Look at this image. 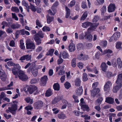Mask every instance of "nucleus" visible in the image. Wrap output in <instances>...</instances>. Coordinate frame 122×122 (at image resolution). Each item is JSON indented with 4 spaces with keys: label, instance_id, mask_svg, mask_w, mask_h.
I'll use <instances>...</instances> for the list:
<instances>
[{
    "label": "nucleus",
    "instance_id": "1",
    "mask_svg": "<svg viewBox=\"0 0 122 122\" xmlns=\"http://www.w3.org/2000/svg\"><path fill=\"white\" fill-rule=\"evenodd\" d=\"M44 37V34L41 31H39L34 36V39L37 45L38 46L41 44L42 41L41 39L43 38Z\"/></svg>",
    "mask_w": 122,
    "mask_h": 122
},
{
    "label": "nucleus",
    "instance_id": "2",
    "mask_svg": "<svg viewBox=\"0 0 122 122\" xmlns=\"http://www.w3.org/2000/svg\"><path fill=\"white\" fill-rule=\"evenodd\" d=\"M19 76V79L23 81H26L28 79L27 76L25 75L23 71L20 70L18 72Z\"/></svg>",
    "mask_w": 122,
    "mask_h": 122
},
{
    "label": "nucleus",
    "instance_id": "3",
    "mask_svg": "<svg viewBox=\"0 0 122 122\" xmlns=\"http://www.w3.org/2000/svg\"><path fill=\"white\" fill-rule=\"evenodd\" d=\"M120 35L121 33L119 32H117L115 33L109 39V41L111 42L113 41H116L120 37Z\"/></svg>",
    "mask_w": 122,
    "mask_h": 122
},
{
    "label": "nucleus",
    "instance_id": "4",
    "mask_svg": "<svg viewBox=\"0 0 122 122\" xmlns=\"http://www.w3.org/2000/svg\"><path fill=\"white\" fill-rule=\"evenodd\" d=\"M43 106V102L40 100H38L35 102L34 104V107L37 109H40Z\"/></svg>",
    "mask_w": 122,
    "mask_h": 122
},
{
    "label": "nucleus",
    "instance_id": "5",
    "mask_svg": "<svg viewBox=\"0 0 122 122\" xmlns=\"http://www.w3.org/2000/svg\"><path fill=\"white\" fill-rule=\"evenodd\" d=\"M26 49H30L32 50H34L35 48V45L33 42H27L26 43Z\"/></svg>",
    "mask_w": 122,
    "mask_h": 122
},
{
    "label": "nucleus",
    "instance_id": "6",
    "mask_svg": "<svg viewBox=\"0 0 122 122\" xmlns=\"http://www.w3.org/2000/svg\"><path fill=\"white\" fill-rule=\"evenodd\" d=\"M100 91V89L98 88H95L91 90V96L93 97H94L97 94L98 96H100L101 95L99 93L98 94Z\"/></svg>",
    "mask_w": 122,
    "mask_h": 122
},
{
    "label": "nucleus",
    "instance_id": "7",
    "mask_svg": "<svg viewBox=\"0 0 122 122\" xmlns=\"http://www.w3.org/2000/svg\"><path fill=\"white\" fill-rule=\"evenodd\" d=\"M112 83L110 81H108L105 83L104 88L105 91L108 92L110 89V86L112 85Z\"/></svg>",
    "mask_w": 122,
    "mask_h": 122
},
{
    "label": "nucleus",
    "instance_id": "8",
    "mask_svg": "<svg viewBox=\"0 0 122 122\" xmlns=\"http://www.w3.org/2000/svg\"><path fill=\"white\" fill-rule=\"evenodd\" d=\"M17 105L16 104L13 103L12 104L10 107H9L10 110L14 114L13 115H14L16 113V111L17 109Z\"/></svg>",
    "mask_w": 122,
    "mask_h": 122
},
{
    "label": "nucleus",
    "instance_id": "9",
    "mask_svg": "<svg viewBox=\"0 0 122 122\" xmlns=\"http://www.w3.org/2000/svg\"><path fill=\"white\" fill-rule=\"evenodd\" d=\"M85 36H86L85 39L90 41H91L92 39L93 36L90 32L87 31L85 32Z\"/></svg>",
    "mask_w": 122,
    "mask_h": 122
},
{
    "label": "nucleus",
    "instance_id": "10",
    "mask_svg": "<svg viewBox=\"0 0 122 122\" xmlns=\"http://www.w3.org/2000/svg\"><path fill=\"white\" fill-rule=\"evenodd\" d=\"M48 79L47 76L45 75L42 77L41 79V86H44L46 84L47 81Z\"/></svg>",
    "mask_w": 122,
    "mask_h": 122
},
{
    "label": "nucleus",
    "instance_id": "11",
    "mask_svg": "<svg viewBox=\"0 0 122 122\" xmlns=\"http://www.w3.org/2000/svg\"><path fill=\"white\" fill-rule=\"evenodd\" d=\"M37 89V88L36 86L32 85H30L28 86V92L30 94H31L36 90Z\"/></svg>",
    "mask_w": 122,
    "mask_h": 122
},
{
    "label": "nucleus",
    "instance_id": "12",
    "mask_svg": "<svg viewBox=\"0 0 122 122\" xmlns=\"http://www.w3.org/2000/svg\"><path fill=\"white\" fill-rule=\"evenodd\" d=\"M116 7L114 4H110L108 8V11L109 12H114L115 10Z\"/></svg>",
    "mask_w": 122,
    "mask_h": 122
},
{
    "label": "nucleus",
    "instance_id": "13",
    "mask_svg": "<svg viewBox=\"0 0 122 122\" xmlns=\"http://www.w3.org/2000/svg\"><path fill=\"white\" fill-rule=\"evenodd\" d=\"M19 64H17L15 66V67H14L12 69V72L14 75L18 74L19 71V69L18 68L19 67Z\"/></svg>",
    "mask_w": 122,
    "mask_h": 122
},
{
    "label": "nucleus",
    "instance_id": "14",
    "mask_svg": "<svg viewBox=\"0 0 122 122\" xmlns=\"http://www.w3.org/2000/svg\"><path fill=\"white\" fill-rule=\"evenodd\" d=\"M99 23H93L90 24V27L88 29L87 31H89L91 30H93L96 29L97 27L99 25Z\"/></svg>",
    "mask_w": 122,
    "mask_h": 122
},
{
    "label": "nucleus",
    "instance_id": "15",
    "mask_svg": "<svg viewBox=\"0 0 122 122\" xmlns=\"http://www.w3.org/2000/svg\"><path fill=\"white\" fill-rule=\"evenodd\" d=\"M116 83L122 86V73L119 74L118 75Z\"/></svg>",
    "mask_w": 122,
    "mask_h": 122
},
{
    "label": "nucleus",
    "instance_id": "16",
    "mask_svg": "<svg viewBox=\"0 0 122 122\" xmlns=\"http://www.w3.org/2000/svg\"><path fill=\"white\" fill-rule=\"evenodd\" d=\"M63 98L62 97L60 96L55 97L52 101V104H56L62 100Z\"/></svg>",
    "mask_w": 122,
    "mask_h": 122
},
{
    "label": "nucleus",
    "instance_id": "17",
    "mask_svg": "<svg viewBox=\"0 0 122 122\" xmlns=\"http://www.w3.org/2000/svg\"><path fill=\"white\" fill-rule=\"evenodd\" d=\"M88 58V56L87 55H83V53H81L80 55L78 56L77 59L78 60H86Z\"/></svg>",
    "mask_w": 122,
    "mask_h": 122
},
{
    "label": "nucleus",
    "instance_id": "18",
    "mask_svg": "<svg viewBox=\"0 0 122 122\" xmlns=\"http://www.w3.org/2000/svg\"><path fill=\"white\" fill-rule=\"evenodd\" d=\"M68 48L69 51L71 52L74 51L76 49L75 45L72 43H70Z\"/></svg>",
    "mask_w": 122,
    "mask_h": 122
},
{
    "label": "nucleus",
    "instance_id": "19",
    "mask_svg": "<svg viewBox=\"0 0 122 122\" xmlns=\"http://www.w3.org/2000/svg\"><path fill=\"white\" fill-rule=\"evenodd\" d=\"M105 102L109 104H112L114 102V100L111 97H107L106 98Z\"/></svg>",
    "mask_w": 122,
    "mask_h": 122
},
{
    "label": "nucleus",
    "instance_id": "20",
    "mask_svg": "<svg viewBox=\"0 0 122 122\" xmlns=\"http://www.w3.org/2000/svg\"><path fill=\"white\" fill-rule=\"evenodd\" d=\"M46 21L47 23L50 24L53 21L54 17L53 16H50L49 15H47L46 16Z\"/></svg>",
    "mask_w": 122,
    "mask_h": 122
},
{
    "label": "nucleus",
    "instance_id": "21",
    "mask_svg": "<svg viewBox=\"0 0 122 122\" xmlns=\"http://www.w3.org/2000/svg\"><path fill=\"white\" fill-rule=\"evenodd\" d=\"M122 87L121 85H120L118 84H117L116 86H113L112 91L114 93H117L119 89L121 88Z\"/></svg>",
    "mask_w": 122,
    "mask_h": 122
},
{
    "label": "nucleus",
    "instance_id": "22",
    "mask_svg": "<svg viewBox=\"0 0 122 122\" xmlns=\"http://www.w3.org/2000/svg\"><path fill=\"white\" fill-rule=\"evenodd\" d=\"M80 106L81 109L84 111H86L88 112L90 110L89 107L87 105L81 104Z\"/></svg>",
    "mask_w": 122,
    "mask_h": 122
},
{
    "label": "nucleus",
    "instance_id": "23",
    "mask_svg": "<svg viewBox=\"0 0 122 122\" xmlns=\"http://www.w3.org/2000/svg\"><path fill=\"white\" fill-rule=\"evenodd\" d=\"M81 81L79 78H77L74 81L75 86H80L81 85Z\"/></svg>",
    "mask_w": 122,
    "mask_h": 122
},
{
    "label": "nucleus",
    "instance_id": "24",
    "mask_svg": "<svg viewBox=\"0 0 122 122\" xmlns=\"http://www.w3.org/2000/svg\"><path fill=\"white\" fill-rule=\"evenodd\" d=\"M107 66V65L105 63H102L101 66V68L102 70L105 72H106Z\"/></svg>",
    "mask_w": 122,
    "mask_h": 122
},
{
    "label": "nucleus",
    "instance_id": "25",
    "mask_svg": "<svg viewBox=\"0 0 122 122\" xmlns=\"http://www.w3.org/2000/svg\"><path fill=\"white\" fill-rule=\"evenodd\" d=\"M65 10L66 12L65 17L66 18H67L69 17L70 15V9L66 6L65 7Z\"/></svg>",
    "mask_w": 122,
    "mask_h": 122
},
{
    "label": "nucleus",
    "instance_id": "26",
    "mask_svg": "<svg viewBox=\"0 0 122 122\" xmlns=\"http://www.w3.org/2000/svg\"><path fill=\"white\" fill-rule=\"evenodd\" d=\"M83 90L82 86L79 87L77 89L76 94L78 96L81 95L82 93Z\"/></svg>",
    "mask_w": 122,
    "mask_h": 122
},
{
    "label": "nucleus",
    "instance_id": "27",
    "mask_svg": "<svg viewBox=\"0 0 122 122\" xmlns=\"http://www.w3.org/2000/svg\"><path fill=\"white\" fill-rule=\"evenodd\" d=\"M92 24V23L89 21H86L82 23V27L86 28L90 26V24Z\"/></svg>",
    "mask_w": 122,
    "mask_h": 122
},
{
    "label": "nucleus",
    "instance_id": "28",
    "mask_svg": "<svg viewBox=\"0 0 122 122\" xmlns=\"http://www.w3.org/2000/svg\"><path fill=\"white\" fill-rule=\"evenodd\" d=\"M53 88L54 90L59 91L60 89V86L58 83H55L53 86Z\"/></svg>",
    "mask_w": 122,
    "mask_h": 122
},
{
    "label": "nucleus",
    "instance_id": "29",
    "mask_svg": "<svg viewBox=\"0 0 122 122\" xmlns=\"http://www.w3.org/2000/svg\"><path fill=\"white\" fill-rule=\"evenodd\" d=\"M58 117L59 119H65L67 117L66 115L63 114V112L58 114Z\"/></svg>",
    "mask_w": 122,
    "mask_h": 122
},
{
    "label": "nucleus",
    "instance_id": "30",
    "mask_svg": "<svg viewBox=\"0 0 122 122\" xmlns=\"http://www.w3.org/2000/svg\"><path fill=\"white\" fill-rule=\"evenodd\" d=\"M117 62L118 67L120 68L122 67V61L120 58H118L117 59Z\"/></svg>",
    "mask_w": 122,
    "mask_h": 122
},
{
    "label": "nucleus",
    "instance_id": "31",
    "mask_svg": "<svg viewBox=\"0 0 122 122\" xmlns=\"http://www.w3.org/2000/svg\"><path fill=\"white\" fill-rule=\"evenodd\" d=\"M62 57L63 59L68 58L69 57V55L67 52L63 51L62 53Z\"/></svg>",
    "mask_w": 122,
    "mask_h": 122
},
{
    "label": "nucleus",
    "instance_id": "32",
    "mask_svg": "<svg viewBox=\"0 0 122 122\" xmlns=\"http://www.w3.org/2000/svg\"><path fill=\"white\" fill-rule=\"evenodd\" d=\"M88 14L87 12L86 11L84 12L83 14L82 15L81 17L80 18L81 20H84L86 18Z\"/></svg>",
    "mask_w": 122,
    "mask_h": 122
},
{
    "label": "nucleus",
    "instance_id": "33",
    "mask_svg": "<svg viewBox=\"0 0 122 122\" xmlns=\"http://www.w3.org/2000/svg\"><path fill=\"white\" fill-rule=\"evenodd\" d=\"M20 25L19 24H15L13 23L10 25L11 27L13 29H18L20 27Z\"/></svg>",
    "mask_w": 122,
    "mask_h": 122
},
{
    "label": "nucleus",
    "instance_id": "34",
    "mask_svg": "<svg viewBox=\"0 0 122 122\" xmlns=\"http://www.w3.org/2000/svg\"><path fill=\"white\" fill-rule=\"evenodd\" d=\"M53 94V93L51 89H48L45 93V96L47 97H49Z\"/></svg>",
    "mask_w": 122,
    "mask_h": 122
},
{
    "label": "nucleus",
    "instance_id": "35",
    "mask_svg": "<svg viewBox=\"0 0 122 122\" xmlns=\"http://www.w3.org/2000/svg\"><path fill=\"white\" fill-rule=\"evenodd\" d=\"M71 65L73 68L75 67L76 66V58H73L71 61Z\"/></svg>",
    "mask_w": 122,
    "mask_h": 122
},
{
    "label": "nucleus",
    "instance_id": "36",
    "mask_svg": "<svg viewBox=\"0 0 122 122\" xmlns=\"http://www.w3.org/2000/svg\"><path fill=\"white\" fill-rule=\"evenodd\" d=\"M73 113L76 116H79L81 115H82L83 113V112L76 110L73 111Z\"/></svg>",
    "mask_w": 122,
    "mask_h": 122
},
{
    "label": "nucleus",
    "instance_id": "37",
    "mask_svg": "<svg viewBox=\"0 0 122 122\" xmlns=\"http://www.w3.org/2000/svg\"><path fill=\"white\" fill-rule=\"evenodd\" d=\"M31 73L34 76H36L38 74V70L36 69H33L31 71Z\"/></svg>",
    "mask_w": 122,
    "mask_h": 122
},
{
    "label": "nucleus",
    "instance_id": "38",
    "mask_svg": "<svg viewBox=\"0 0 122 122\" xmlns=\"http://www.w3.org/2000/svg\"><path fill=\"white\" fill-rule=\"evenodd\" d=\"M54 51V50L53 49H51L49 50L48 52L46 53V56L50 55L52 56L53 54V52Z\"/></svg>",
    "mask_w": 122,
    "mask_h": 122
},
{
    "label": "nucleus",
    "instance_id": "39",
    "mask_svg": "<svg viewBox=\"0 0 122 122\" xmlns=\"http://www.w3.org/2000/svg\"><path fill=\"white\" fill-rule=\"evenodd\" d=\"M83 47V45L81 43H79L77 45L76 48L78 51H79Z\"/></svg>",
    "mask_w": 122,
    "mask_h": 122
},
{
    "label": "nucleus",
    "instance_id": "40",
    "mask_svg": "<svg viewBox=\"0 0 122 122\" xmlns=\"http://www.w3.org/2000/svg\"><path fill=\"white\" fill-rule=\"evenodd\" d=\"M87 77V75L86 73H83L82 76L83 81H87L88 79Z\"/></svg>",
    "mask_w": 122,
    "mask_h": 122
},
{
    "label": "nucleus",
    "instance_id": "41",
    "mask_svg": "<svg viewBox=\"0 0 122 122\" xmlns=\"http://www.w3.org/2000/svg\"><path fill=\"white\" fill-rule=\"evenodd\" d=\"M7 77V75L5 74L0 76V78L3 81H5Z\"/></svg>",
    "mask_w": 122,
    "mask_h": 122
},
{
    "label": "nucleus",
    "instance_id": "42",
    "mask_svg": "<svg viewBox=\"0 0 122 122\" xmlns=\"http://www.w3.org/2000/svg\"><path fill=\"white\" fill-rule=\"evenodd\" d=\"M64 66H62V67L59 71L58 74L59 75H64L65 73V71H64Z\"/></svg>",
    "mask_w": 122,
    "mask_h": 122
},
{
    "label": "nucleus",
    "instance_id": "43",
    "mask_svg": "<svg viewBox=\"0 0 122 122\" xmlns=\"http://www.w3.org/2000/svg\"><path fill=\"white\" fill-rule=\"evenodd\" d=\"M122 44V42H117L116 45V47L117 49H119L121 48V46Z\"/></svg>",
    "mask_w": 122,
    "mask_h": 122
},
{
    "label": "nucleus",
    "instance_id": "44",
    "mask_svg": "<svg viewBox=\"0 0 122 122\" xmlns=\"http://www.w3.org/2000/svg\"><path fill=\"white\" fill-rule=\"evenodd\" d=\"M11 10L14 12L17 13L19 12V10L18 8L16 7H12Z\"/></svg>",
    "mask_w": 122,
    "mask_h": 122
},
{
    "label": "nucleus",
    "instance_id": "45",
    "mask_svg": "<svg viewBox=\"0 0 122 122\" xmlns=\"http://www.w3.org/2000/svg\"><path fill=\"white\" fill-rule=\"evenodd\" d=\"M103 100V98L102 97H100L96 100V102H97L99 105H100Z\"/></svg>",
    "mask_w": 122,
    "mask_h": 122
},
{
    "label": "nucleus",
    "instance_id": "46",
    "mask_svg": "<svg viewBox=\"0 0 122 122\" xmlns=\"http://www.w3.org/2000/svg\"><path fill=\"white\" fill-rule=\"evenodd\" d=\"M42 30L44 32L49 31L50 30V29L48 26H45L42 28Z\"/></svg>",
    "mask_w": 122,
    "mask_h": 122
},
{
    "label": "nucleus",
    "instance_id": "47",
    "mask_svg": "<svg viewBox=\"0 0 122 122\" xmlns=\"http://www.w3.org/2000/svg\"><path fill=\"white\" fill-rule=\"evenodd\" d=\"M64 85L65 88L67 89H69L71 87L70 84L67 81L66 82Z\"/></svg>",
    "mask_w": 122,
    "mask_h": 122
},
{
    "label": "nucleus",
    "instance_id": "48",
    "mask_svg": "<svg viewBox=\"0 0 122 122\" xmlns=\"http://www.w3.org/2000/svg\"><path fill=\"white\" fill-rule=\"evenodd\" d=\"M111 63L112 66L114 67H116L117 66V64L116 63V61L115 59L114 58L112 59L111 61Z\"/></svg>",
    "mask_w": 122,
    "mask_h": 122
},
{
    "label": "nucleus",
    "instance_id": "49",
    "mask_svg": "<svg viewBox=\"0 0 122 122\" xmlns=\"http://www.w3.org/2000/svg\"><path fill=\"white\" fill-rule=\"evenodd\" d=\"M30 5L29 6L30 9H31L32 11L34 12H36V9L35 8V6L30 3Z\"/></svg>",
    "mask_w": 122,
    "mask_h": 122
},
{
    "label": "nucleus",
    "instance_id": "50",
    "mask_svg": "<svg viewBox=\"0 0 122 122\" xmlns=\"http://www.w3.org/2000/svg\"><path fill=\"white\" fill-rule=\"evenodd\" d=\"M81 6L82 8L83 9H85L87 8V6L86 4L85 0V1H84L82 2L81 4Z\"/></svg>",
    "mask_w": 122,
    "mask_h": 122
},
{
    "label": "nucleus",
    "instance_id": "51",
    "mask_svg": "<svg viewBox=\"0 0 122 122\" xmlns=\"http://www.w3.org/2000/svg\"><path fill=\"white\" fill-rule=\"evenodd\" d=\"M106 10V7L105 5H104L101 9V14L103 15L105 13Z\"/></svg>",
    "mask_w": 122,
    "mask_h": 122
},
{
    "label": "nucleus",
    "instance_id": "52",
    "mask_svg": "<svg viewBox=\"0 0 122 122\" xmlns=\"http://www.w3.org/2000/svg\"><path fill=\"white\" fill-rule=\"evenodd\" d=\"M25 56L26 60L27 61H30L31 60L32 57L31 55L28 54L25 55Z\"/></svg>",
    "mask_w": 122,
    "mask_h": 122
},
{
    "label": "nucleus",
    "instance_id": "53",
    "mask_svg": "<svg viewBox=\"0 0 122 122\" xmlns=\"http://www.w3.org/2000/svg\"><path fill=\"white\" fill-rule=\"evenodd\" d=\"M61 56L59 57L60 58L58 59L57 61V64L58 65L61 64L63 62V60L61 58Z\"/></svg>",
    "mask_w": 122,
    "mask_h": 122
},
{
    "label": "nucleus",
    "instance_id": "54",
    "mask_svg": "<svg viewBox=\"0 0 122 122\" xmlns=\"http://www.w3.org/2000/svg\"><path fill=\"white\" fill-rule=\"evenodd\" d=\"M75 102L76 103H78L79 102V101L78 99V97L75 95H73L72 96Z\"/></svg>",
    "mask_w": 122,
    "mask_h": 122
},
{
    "label": "nucleus",
    "instance_id": "55",
    "mask_svg": "<svg viewBox=\"0 0 122 122\" xmlns=\"http://www.w3.org/2000/svg\"><path fill=\"white\" fill-rule=\"evenodd\" d=\"M37 81V80L36 79L33 78L31 80L30 83L31 84H32L36 83Z\"/></svg>",
    "mask_w": 122,
    "mask_h": 122
},
{
    "label": "nucleus",
    "instance_id": "56",
    "mask_svg": "<svg viewBox=\"0 0 122 122\" xmlns=\"http://www.w3.org/2000/svg\"><path fill=\"white\" fill-rule=\"evenodd\" d=\"M76 3V1L75 0H72L71 1L70 3L69 4L70 6L72 7L74 6Z\"/></svg>",
    "mask_w": 122,
    "mask_h": 122
},
{
    "label": "nucleus",
    "instance_id": "57",
    "mask_svg": "<svg viewBox=\"0 0 122 122\" xmlns=\"http://www.w3.org/2000/svg\"><path fill=\"white\" fill-rule=\"evenodd\" d=\"M36 25L39 27H41L42 26V25L41 24V23L40 22L39 20L37 19L36 21Z\"/></svg>",
    "mask_w": 122,
    "mask_h": 122
},
{
    "label": "nucleus",
    "instance_id": "58",
    "mask_svg": "<svg viewBox=\"0 0 122 122\" xmlns=\"http://www.w3.org/2000/svg\"><path fill=\"white\" fill-rule=\"evenodd\" d=\"M4 116L7 119H8L11 117V115H8L6 113H4L3 114Z\"/></svg>",
    "mask_w": 122,
    "mask_h": 122
},
{
    "label": "nucleus",
    "instance_id": "59",
    "mask_svg": "<svg viewBox=\"0 0 122 122\" xmlns=\"http://www.w3.org/2000/svg\"><path fill=\"white\" fill-rule=\"evenodd\" d=\"M83 64L81 62H79L77 63V66L81 69L83 67Z\"/></svg>",
    "mask_w": 122,
    "mask_h": 122
},
{
    "label": "nucleus",
    "instance_id": "60",
    "mask_svg": "<svg viewBox=\"0 0 122 122\" xmlns=\"http://www.w3.org/2000/svg\"><path fill=\"white\" fill-rule=\"evenodd\" d=\"M25 109L27 111H28L29 110H31L33 109V107H32L31 105L28 106L26 107Z\"/></svg>",
    "mask_w": 122,
    "mask_h": 122
},
{
    "label": "nucleus",
    "instance_id": "61",
    "mask_svg": "<svg viewBox=\"0 0 122 122\" xmlns=\"http://www.w3.org/2000/svg\"><path fill=\"white\" fill-rule=\"evenodd\" d=\"M7 64L9 66H14L15 67V65L14 63L11 61H9L7 63Z\"/></svg>",
    "mask_w": 122,
    "mask_h": 122
},
{
    "label": "nucleus",
    "instance_id": "62",
    "mask_svg": "<svg viewBox=\"0 0 122 122\" xmlns=\"http://www.w3.org/2000/svg\"><path fill=\"white\" fill-rule=\"evenodd\" d=\"M101 44H102V46L105 47L106 46L107 44V42L106 41H104L101 42Z\"/></svg>",
    "mask_w": 122,
    "mask_h": 122
},
{
    "label": "nucleus",
    "instance_id": "63",
    "mask_svg": "<svg viewBox=\"0 0 122 122\" xmlns=\"http://www.w3.org/2000/svg\"><path fill=\"white\" fill-rule=\"evenodd\" d=\"M5 94L4 92H2L0 95V100H2V99L4 98V97L5 96Z\"/></svg>",
    "mask_w": 122,
    "mask_h": 122
},
{
    "label": "nucleus",
    "instance_id": "64",
    "mask_svg": "<svg viewBox=\"0 0 122 122\" xmlns=\"http://www.w3.org/2000/svg\"><path fill=\"white\" fill-rule=\"evenodd\" d=\"M15 43L14 41L13 40H12L10 41L9 45L11 47L15 46Z\"/></svg>",
    "mask_w": 122,
    "mask_h": 122
}]
</instances>
